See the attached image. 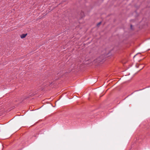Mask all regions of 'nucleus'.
<instances>
[{"mask_svg": "<svg viewBox=\"0 0 150 150\" xmlns=\"http://www.w3.org/2000/svg\"><path fill=\"white\" fill-rule=\"evenodd\" d=\"M103 59V58H102L100 59V58H98L97 59L96 61V62H101Z\"/></svg>", "mask_w": 150, "mask_h": 150, "instance_id": "nucleus-1", "label": "nucleus"}, {"mask_svg": "<svg viewBox=\"0 0 150 150\" xmlns=\"http://www.w3.org/2000/svg\"><path fill=\"white\" fill-rule=\"evenodd\" d=\"M27 34H23L21 35V38H24L27 36Z\"/></svg>", "mask_w": 150, "mask_h": 150, "instance_id": "nucleus-2", "label": "nucleus"}, {"mask_svg": "<svg viewBox=\"0 0 150 150\" xmlns=\"http://www.w3.org/2000/svg\"><path fill=\"white\" fill-rule=\"evenodd\" d=\"M81 18H83L84 16V12H83L81 11Z\"/></svg>", "mask_w": 150, "mask_h": 150, "instance_id": "nucleus-3", "label": "nucleus"}, {"mask_svg": "<svg viewBox=\"0 0 150 150\" xmlns=\"http://www.w3.org/2000/svg\"><path fill=\"white\" fill-rule=\"evenodd\" d=\"M101 22H99V23H98L97 25V26H99L100 25V24H101Z\"/></svg>", "mask_w": 150, "mask_h": 150, "instance_id": "nucleus-4", "label": "nucleus"}]
</instances>
